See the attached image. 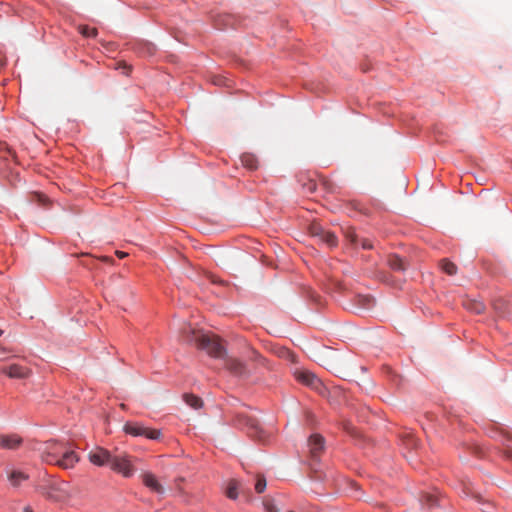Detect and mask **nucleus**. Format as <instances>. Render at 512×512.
Masks as SVG:
<instances>
[{
	"instance_id": "obj_1",
	"label": "nucleus",
	"mask_w": 512,
	"mask_h": 512,
	"mask_svg": "<svg viewBox=\"0 0 512 512\" xmlns=\"http://www.w3.org/2000/svg\"><path fill=\"white\" fill-rule=\"evenodd\" d=\"M189 334V340L194 341L196 346L204 350L209 356L219 359L226 358L227 350L217 335L202 331L196 332L195 330H190Z\"/></svg>"
},
{
	"instance_id": "obj_2",
	"label": "nucleus",
	"mask_w": 512,
	"mask_h": 512,
	"mask_svg": "<svg viewBox=\"0 0 512 512\" xmlns=\"http://www.w3.org/2000/svg\"><path fill=\"white\" fill-rule=\"evenodd\" d=\"M40 492L49 500L64 503L72 497L69 484L64 481L52 482L39 488Z\"/></svg>"
},
{
	"instance_id": "obj_3",
	"label": "nucleus",
	"mask_w": 512,
	"mask_h": 512,
	"mask_svg": "<svg viewBox=\"0 0 512 512\" xmlns=\"http://www.w3.org/2000/svg\"><path fill=\"white\" fill-rule=\"evenodd\" d=\"M109 467L124 478H131L136 472L132 458L127 453L113 454Z\"/></svg>"
},
{
	"instance_id": "obj_4",
	"label": "nucleus",
	"mask_w": 512,
	"mask_h": 512,
	"mask_svg": "<svg viewBox=\"0 0 512 512\" xmlns=\"http://www.w3.org/2000/svg\"><path fill=\"white\" fill-rule=\"evenodd\" d=\"M113 454L101 447V446H94L89 452H88V460L90 463L97 467H103L105 465H109L111 458Z\"/></svg>"
},
{
	"instance_id": "obj_5",
	"label": "nucleus",
	"mask_w": 512,
	"mask_h": 512,
	"mask_svg": "<svg viewBox=\"0 0 512 512\" xmlns=\"http://www.w3.org/2000/svg\"><path fill=\"white\" fill-rule=\"evenodd\" d=\"M6 477L9 485L16 490L23 487L24 483L29 480V474L24 470L11 467L6 470Z\"/></svg>"
},
{
	"instance_id": "obj_6",
	"label": "nucleus",
	"mask_w": 512,
	"mask_h": 512,
	"mask_svg": "<svg viewBox=\"0 0 512 512\" xmlns=\"http://www.w3.org/2000/svg\"><path fill=\"white\" fill-rule=\"evenodd\" d=\"M123 430L132 436H140L144 435L149 439L157 440L161 437V431L156 429H149L137 424L126 423L123 427Z\"/></svg>"
},
{
	"instance_id": "obj_7",
	"label": "nucleus",
	"mask_w": 512,
	"mask_h": 512,
	"mask_svg": "<svg viewBox=\"0 0 512 512\" xmlns=\"http://www.w3.org/2000/svg\"><path fill=\"white\" fill-rule=\"evenodd\" d=\"M225 366L232 374L240 378H245L250 374L245 363L234 357L226 356Z\"/></svg>"
},
{
	"instance_id": "obj_8",
	"label": "nucleus",
	"mask_w": 512,
	"mask_h": 512,
	"mask_svg": "<svg viewBox=\"0 0 512 512\" xmlns=\"http://www.w3.org/2000/svg\"><path fill=\"white\" fill-rule=\"evenodd\" d=\"M1 371L11 379H26L31 375L30 369L19 364H11L2 368Z\"/></svg>"
},
{
	"instance_id": "obj_9",
	"label": "nucleus",
	"mask_w": 512,
	"mask_h": 512,
	"mask_svg": "<svg viewBox=\"0 0 512 512\" xmlns=\"http://www.w3.org/2000/svg\"><path fill=\"white\" fill-rule=\"evenodd\" d=\"M295 376L300 382L314 389H319L322 386L320 379L308 370L296 371Z\"/></svg>"
},
{
	"instance_id": "obj_10",
	"label": "nucleus",
	"mask_w": 512,
	"mask_h": 512,
	"mask_svg": "<svg viewBox=\"0 0 512 512\" xmlns=\"http://www.w3.org/2000/svg\"><path fill=\"white\" fill-rule=\"evenodd\" d=\"M142 481L144 483V485L149 488L151 491L157 493V494H164L165 493V489L163 487V485L159 482V480L157 479V477L150 473V472H146L142 475Z\"/></svg>"
},
{
	"instance_id": "obj_11",
	"label": "nucleus",
	"mask_w": 512,
	"mask_h": 512,
	"mask_svg": "<svg viewBox=\"0 0 512 512\" xmlns=\"http://www.w3.org/2000/svg\"><path fill=\"white\" fill-rule=\"evenodd\" d=\"M79 461V457L74 451H66L61 459L56 460L54 463L62 468L69 469Z\"/></svg>"
},
{
	"instance_id": "obj_12",
	"label": "nucleus",
	"mask_w": 512,
	"mask_h": 512,
	"mask_svg": "<svg viewBox=\"0 0 512 512\" xmlns=\"http://www.w3.org/2000/svg\"><path fill=\"white\" fill-rule=\"evenodd\" d=\"M310 452L315 457L324 449V438L321 435L314 434L309 439Z\"/></svg>"
},
{
	"instance_id": "obj_13",
	"label": "nucleus",
	"mask_w": 512,
	"mask_h": 512,
	"mask_svg": "<svg viewBox=\"0 0 512 512\" xmlns=\"http://www.w3.org/2000/svg\"><path fill=\"white\" fill-rule=\"evenodd\" d=\"M21 441V438L16 436H0V446L7 449H16Z\"/></svg>"
},
{
	"instance_id": "obj_14",
	"label": "nucleus",
	"mask_w": 512,
	"mask_h": 512,
	"mask_svg": "<svg viewBox=\"0 0 512 512\" xmlns=\"http://www.w3.org/2000/svg\"><path fill=\"white\" fill-rule=\"evenodd\" d=\"M226 496L232 500L238 498V483L235 480H230L226 487Z\"/></svg>"
},
{
	"instance_id": "obj_15",
	"label": "nucleus",
	"mask_w": 512,
	"mask_h": 512,
	"mask_svg": "<svg viewBox=\"0 0 512 512\" xmlns=\"http://www.w3.org/2000/svg\"><path fill=\"white\" fill-rule=\"evenodd\" d=\"M184 400L193 409H200L203 406V401L195 395L186 394Z\"/></svg>"
},
{
	"instance_id": "obj_16",
	"label": "nucleus",
	"mask_w": 512,
	"mask_h": 512,
	"mask_svg": "<svg viewBox=\"0 0 512 512\" xmlns=\"http://www.w3.org/2000/svg\"><path fill=\"white\" fill-rule=\"evenodd\" d=\"M78 31L80 34H82L84 37H87V38H94L98 34V31L96 28H92L87 25H80L78 27Z\"/></svg>"
},
{
	"instance_id": "obj_17",
	"label": "nucleus",
	"mask_w": 512,
	"mask_h": 512,
	"mask_svg": "<svg viewBox=\"0 0 512 512\" xmlns=\"http://www.w3.org/2000/svg\"><path fill=\"white\" fill-rule=\"evenodd\" d=\"M215 25L218 29H224L231 25V16L229 15H219L215 19Z\"/></svg>"
},
{
	"instance_id": "obj_18",
	"label": "nucleus",
	"mask_w": 512,
	"mask_h": 512,
	"mask_svg": "<svg viewBox=\"0 0 512 512\" xmlns=\"http://www.w3.org/2000/svg\"><path fill=\"white\" fill-rule=\"evenodd\" d=\"M389 265L394 270H398V271L405 270V265L403 263V260L397 256H393L389 259Z\"/></svg>"
},
{
	"instance_id": "obj_19",
	"label": "nucleus",
	"mask_w": 512,
	"mask_h": 512,
	"mask_svg": "<svg viewBox=\"0 0 512 512\" xmlns=\"http://www.w3.org/2000/svg\"><path fill=\"white\" fill-rule=\"evenodd\" d=\"M242 163L250 169H255L257 167V159L251 154H244L242 156Z\"/></svg>"
},
{
	"instance_id": "obj_20",
	"label": "nucleus",
	"mask_w": 512,
	"mask_h": 512,
	"mask_svg": "<svg viewBox=\"0 0 512 512\" xmlns=\"http://www.w3.org/2000/svg\"><path fill=\"white\" fill-rule=\"evenodd\" d=\"M465 307L477 314L482 313L484 311V305L477 301H470L465 304Z\"/></svg>"
},
{
	"instance_id": "obj_21",
	"label": "nucleus",
	"mask_w": 512,
	"mask_h": 512,
	"mask_svg": "<svg viewBox=\"0 0 512 512\" xmlns=\"http://www.w3.org/2000/svg\"><path fill=\"white\" fill-rule=\"evenodd\" d=\"M442 269L449 275H454L457 271L456 265L448 260L441 262Z\"/></svg>"
},
{
	"instance_id": "obj_22",
	"label": "nucleus",
	"mask_w": 512,
	"mask_h": 512,
	"mask_svg": "<svg viewBox=\"0 0 512 512\" xmlns=\"http://www.w3.org/2000/svg\"><path fill=\"white\" fill-rule=\"evenodd\" d=\"M373 303V298L366 295L358 296V306L361 308H369Z\"/></svg>"
},
{
	"instance_id": "obj_23",
	"label": "nucleus",
	"mask_w": 512,
	"mask_h": 512,
	"mask_svg": "<svg viewBox=\"0 0 512 512\" xmlns=\"http://www.w3.org/2000/svg\"><path fill=\"white\" fill-rule=\"evenodd\" d=\"M267 486L266 479L263 475H257V481L255 484V490L258 493L264 492L265 488Z\"/></svg>"
},
{
	"instance_id": "obj_24",
	"label": "nucleus",
	"mask_w": 512,
	"mask_h": 512,
	"mask_svg": "<svg viewBox=\"0 0 512 512\" xmlns=\"http://www.w3.org/2000/svg\"><path fill=\"white\" fill-rule=\"evenodd\" d=\"M252 428L255 430V436L259 438V440L265 442L268 440L269 435L264 431L262 427L259 425H254Z\"/></svg>"
},
{
	"instance_id": "obj_25",
	"label": "nucleus",
	"mask_w": 512,
	"mask_h": 512,
	"mask_svg": "<svg viewBox=\"0 0 512 512\" xmlns=\"http://www.w3.org/2000/svg\"><path fill=\"white\" fill-rule=\"evenodd\" d=\"M321 240L326 242L330 246H334L336 244V237L334 234H332L330 232L324 233Z\"/></svg>"
},
{
	"instance_id": "obj_26",
	"label": "nucleus",
	"mask_w": 512,
	"mask_h": 512,
	"mask_svg": "<svg viewBox=\"0 0 512 512\" xmlns=\"http://www.w3.org/2000/svg\"><path fill=\"white\" fill-rule=\"evenodd\" d=\"M56 448H57V443L56 442H49L47 444V449H48V452H47V457L44 459L46 462H52L49 457L50 456H53L56 452Z\"/></svg>"
},
{
	"instance_id": "obj_27",
	"label": "nucleus",
	"mask_w": 512,
	"mask_h": 512,
	"mask_svg": "<svg viewBox=\"0 0 512 512\" xmlns=\"http://www.w3.org/2000/svg\"><path fill=\"white\" fill-rule=\"evenodd\" d=\"M264 507L266 512H280L273 500L268 499L264 501Z\"/></svg>"
},
{
	"instance_id": "obj_28",
	"label": "nucleus",
	"mask_w": 512,
	"mask_h": 512,
	"mask_svg": "<svg viewBox=\"0 0 512 512\" xmlns=\"http://www.w3.org/2000/svg\"><path fill=\"white\" fill-rule=\"evenodd\" d=\"M422 501L428 505L429 507L434 506L437 502V499L432 494H425L422 498Z\"/></svg>"
},
{
	"instance_id": "obj_29",
	"label": "nucleus",
	"mask_w": 512,
	"mask_h": 512,
	"mask_svg": "<svg viewBox=\"0 0 512 512\" xmlns=\"http://www.w3.org/2000/svg\"><path fill=\"white\" fill-rule=\"evenodd\" d=\"M311 233L313 236H317L319 237L320 239L322 238V236L324 235V233H326L321 227L319 226H316V225H313L310 229Z\"/></svg>"
},
{
	"instance_id": "obj_30",
	"label": "nucleus",
	"mask_w": 512,
	"mask_h": 512,
	"mask_svg": "<svg viewBox=\"0 0 512 512\" xmlns=\"http://www.w3.org/2000/svg\"><path fill=\"white\" fill-rule=\"evenodd\" d=\"M362 246H363V248H365V249H370V248H372L371 243H369L367 240H363V242H362Z\"/></svg>"
},
{
	"instance_id": "obj_31",
	"label": "nucleus",
	"mask_w": 512,
	"mask_h": 512,
	"mask_svg": "<svg viewBox=\"0 0 512 512\" xmlns=\"http://www.w3.org/2000/svg\"><path fill=\"white\" fill-rule=\"evenodd\" d=\"M115 254L119 257V258H125L128 256V254L126 252H122V251H116Z\"/></svg>"
},
{
	"instance_id": "obj_32",
	"label": "nucleus",
	"mask_w": 512,
	"mask_h": 512,
	"mask_svg": "<svg viewBox=\"0 0 512 512\" xmlns=\"http://www.w3.org/2000/svg\"><path fill=\"white\" fill-rule=\"evenodd\" d=\"M346 236L351 240V242H355V235L352 232H347Z\"/></svg>"
},
{
	"instance_id": "obj_33",
	"label": "nucleus",
	"mask_w": 512,
	"mask_h": 512,
	"mask_svg": "<svg viewBox=\"0 0 512 512\" xmlns=\"http://www.w3.org/2000/svg\"><path fill=\"white\" fill-rule=\"evenodd\" d=\"M23 512H34V511L30 506H26V507H24Z\"/></svg>"
},
{
	"instance_id": "obj_34",
	"label": "nucleus",
	"mask_w": 512,
	"mask_h": 512,
	"mask_svg": "<svg viewBox=\"0 0 512 512\" xmlns=\"http://www.w3.org/2000/svg\"><path fill=\"white\" fill-rule=\"evenodd\" d=\"M489 508H492V505H491V504L485 505L484 510H489Z\"/></svg>"
},
{
	"instance_id": "obj_35",
	"label": "nucleus",
	"mask_w": 512,
	"mask_h": 512,
	"mask_svg": "<svg viewBox=\"0 0 512 512\" xmlns=\"http://www.w3.org/2000/svg\"><path fill=\"white\" fill-rule=\"evenodd\" d=\"M489 508H492V505H491V504L485 505L484 510H489Z\"/></svg>"
},
{
	"instance_id": "obj_36",
	"label": "nucleus",
	"mask_w": 512,
	"mask_h": 512,
	"mask_svg": "<svg viewBox=\"0 0 512 512\" xmlns=\"http://www.w3.org/2000/svg\"><path fill=\"white\" fill-rule=\"evenodd\" d=\"M4 334V331L0 329V337Z\"/></svg>"
}]
</instances>
